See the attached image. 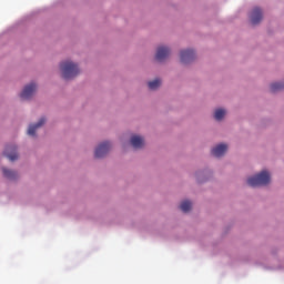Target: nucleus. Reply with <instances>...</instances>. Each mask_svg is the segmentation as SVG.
I'll return each mask as SVG.
<instances>
[{
	"label": "nucleus",
	"mask_w": 284,
	"mask_h": 284,
	"mask_svg": "<svg viewBox=\"0 0 284 284\" xmlns=\"http://www.w3.org/2000/svg\"><path fill=\"white\" fill-rule=\"evenodd\" d=\"M60 70L62 78H64L65 81H70V79H74V77H79V73L81 72L79 70V65L72 61H64L60 63Z\"/></svg>",
	"instance_id": "f257e3e1"
},
{
	"label": "nucleus",
	"mask_w": 284,
	"mask_h": 284,
	"mask_svg": "<svg viewBox=\"0 0 284 284\" xmlns=\"http://www.w3.org/2000/svg\"><path fill=\"white\" fill-rule=\"evenodd\" d=\"M270 181H271L270 172L262 171L255 176L248 178L247 185H250L251 187H260L261 185H268Z\"/></svg>",
	"instance_id": "f03ea898"
},
{
	"label": "nucleus",
	"mask_w": 284,
	"mask_h": 284,
	"mask_svg": "<svg viewBox=\"0 0 284 284\" xmlns=\"http://www.w3.org/2000/svg\"><path fill=\"white\" fill-rule=\"evenodd\" d=\"M34 92H37V84L34 82H31L29 85L24 87L23 91L20 94V99H22V101H28L29 99H32V97H34Z\"/></svg>",
	"instance_id": "7ed1b4c3"
},
{
	"label": "nucleus",
	"mask_w": 284,
	"mask_h": 284,
	"mask_svg": "<svg viewBox=\"0 0 284 284\" xmlns=\"http://www.w3.org/2000/svg\"><path fill=\"white\" fill-rule=\"evenodd\" d=\"M112 145L110 142H103L101 143L94 152L95 159H103V156H106L108 152H110Z\"/></svg>",
	"instance_id": "20e7f679"
},
{
	"label": "nucleus",
	"mask_w": 284,
	"mask_h": 284,
	"mask_svg": "<svg viewBox=\"0 0 284 284\" xmlns=\"http://www.w3.org/2000/svg\"><path fill=\"white\" fill-rule=\"evenodd\" d=\"M252 26H258L261 21H263V10L261 8L255 7L250 16Z\"/></svg>",
	"instance_id": "39448f33"
},
{
	"label": "nucleus",
	"mask_w": 284,
	"mask_h": 284,
	"mask_svg": "<svg viewBox=\"0 0 284 284\" xmlns=\"http://www.w3.org/2000/svg\"><path fill=\"white\" fill-rule=\"evenodd\" d=\"M196 57V53H194V50H183L180 53V61L181 63H192Z\"/></svg>",
	"instance_id": "423d86ee"
},
{
	"label": "nucleus",
	"mask_w": 284,
	"mask_h": 284,
	"mask_svg": "<svg viewBox=\"0 0 284 284\" xmlns=\"http://www.w3.org/2000/svg\"><path fill=\"white\" fill-rule=\"evenodd\" d=\"M168 57H170V48L159 47L156 54H155L156 61H159L161 63V62L165 61L168 59Z\"/></svg>",
	"instance_id": "0eeeda50"
},
{
	"label": "nucleus",
	"mask_w": 284,
	"mask_h": 284,
	"mask_svg": "<svg viewBox=\"0 0 284 284\" xmlns=\"http://www.w3.org/2000/svg\"><path fill=\"white\" fill-rule=\"evenodd\" d=\"M227 152V144H219L217 146L213 148L211 154L216 156V159H221Z\"/></svg>",
	"instance_id": "6e6552de"
},
{
	"label": "nucleus",
	"mask_w": 284,
	"mask_h": 284,
	"mask_svg": "<svg viewBox=\"0 0 284 284\" xmlns=\"http://www.w3.org/2000/svg\"><path fill=\"white\" fill-rule=\"evenodd\" d=\"M4 156H7L9 161H17V159H19V153H17V146H7L4 150Z\"/></svg>",
	"instance_id": "1a4fd4ad"
},
{
	"label": "nucleus",
	"mask_w": 284,
	"mask_h": 284,
	"mask_svg": "<svg viewBox=\"0 0 284 284\" xmlns=\"http://www.w3.org/2000/svg\"><path fill=\"white\" fill-rule=\"evenodd\" d=\"M43 125H45V118H41L38 123L31 124L28 129L29 136H36L37 130Z\"/></svg>",
	"instance_id": "9d476101"
},
{
	"label": "nucleus",
	"mask_w": 284,
	"mask_h": 284,
	"mask_svg": "<svg viewBox=\"0 0 284 284\" xmlns=\"http://www.w3.org/2000/svg\"><path fill=\"white\" fill-rule=\"evenodd\" d=\"M131 145L135 150H141V148H143V145H145V140H143V138L140 135H133L131 138Z\"/></svg>",
	"instance_id": "9b49d317"
},
{
	"label": "nucleus",
	"mask_w": 284,
	"mask_h": 284,
	"mask_svg": "<svg viewBox=\"0 0 284 284\" xmlns=\"http://www.w3.org/2000/svg\"><path fill=\"white\" fill-rule=\"evenodd\" d=\"M180 210L184 213L190 212V210H192V202L189 200L181 202Z\"/></svg>",
	"instance_id": "f8f14e48"
},
{
	"label": "nucleus",
	"mask_w": 284,
	"mask_h": 284,
	"mask_svg": "<svg viewBox=\"0 0 284 284\" xmlns=\"http://www.w3.org/2000/svg\"><path fill=\"white\" fill-rule=\"evenodd\" d=\"M2 172H3V176H6V179H9L11 181L17 179V172H14V171H10V170L3 168Z\"/></svg>",
	"instance_id": "ddd939ff"
},
{
	"label": "nucleus",
	"mask_w": 284,
	"mask_h": 284,
	"mask_svg": "<svg viewBox=\"0 0 284 284\" xmlns=\"http://www.w3.org/2000/svg\"><path fill=\"white\" fill-rule=\"evenodd\" d=\"M149 90H159L161 88V79H155L148 83Z\"/></svg>",
	"instance_id": "4468645a"
},
{
	"label": "nucleus",
	"mask_w": 284,
	"mask_h": 284,
	"mask_svg": "<svg viewBox=\"0 0 284 284\" xmlns=\"http://www.w3.org/2000/svg\"><path fill=\"white\" fill-rule=\"evenodd\" d=\"M223 116H225V109H216L214 113V119L216 121H222Z\"/></svg>",
	"instance_id": "2eb2a0df"
},
{
	"label": "nucleus",
	"mask_w": 284,
	"mask_h": 284,
	"mask_svg": "<svg viewBox=\"0 0 284 284\" xmlns=\"http://www.w3.org/2000/svg\"><path fill=\"white\" fill-rule=\"evenodd\" d=\"M281 90H284V83L275 82L271 84V92H278Z\"/></svg>",
	"instance_id": "dca6fc26"
}]
</instances>
